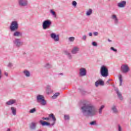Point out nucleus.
Wrapping results in <instances>:
<instances>
[{"label":"nucleus","instance_id":"f257e3e1","mask_svg":"<svg viewBox=\"0 0 131 131\" xmlns=\"http://www.w3.org/2000/svg\"><path fill=\"white\" fill-rule=\"evenodd\" d=\"M80 111L84 117H94L98 115V110L92 104H83L80 107Z\"/></svg>","mask_w":131,"mask_h":131},{"label":"nucleus","instance_id":"f03ea898","mask_svg":"<svg viewBox=\"0 0 131 131\" xmlns=\"http://www.w3.org/2000/svg\"><path fill=\"white\" fill-rule=\"evenodd\" d=\"M9 29L11 32H13V36L15 37H20L22 36V33L20 31H17L19 29V24L17 21H12L10 25Z\"/></svg>","mask_w":131,"mask_h":131},{"label":"nucleus","instance_id":"7ed1b4c3","mask_svg":"<svg viewBox=\"0 0 131 131\" xmlns=\"http://www.w3.org/2000/svg\"><path fill=\"white\" fill-rule=\"evenodd\" d=\"M37 102L40 103L42 106H46L47 105V101L45 100V97L41 95H38L36 97Z\"/></svg>","mask_w":131,"mask_h":131},{"label":"nucleus","instance_id":"20e7f679","mask_svg":"<svg viewBox=\"0 0 131 131\" xmlns=\"http://www.w3.org/2000/svg\"><path fill=\"white\" fill-rule=\"evenodd\" d=\"M51 26H52V20L50 19L44 20L42 24V27L44 30L49 29Z\"/></svg>","mask_w":131,"mask_h":131},{"label":"nucleus","instance_id":"39448f33","mask_svg":"<svg viewBox=\"0 0 131 131\" xmlns=\"http://www.w3.org/2000/svg\"><path fill=\"white\" fill-rule=\"evenodd\" d=\"M100 74L103 77H107L108 75V69L106 66H102L100 68Z\"/></svg>","mask_w":131,"mask_h":131},{"label":"nucleus","instance_id":"423d86ee","mask_svg":"<svg viewBox=\"0 0 131 131\" xmlns=\"http://www.w3.org/2000/svg\"><path fill=\"white\" fill-rule=\"evenodd\" d=\"M121 71L122 73H127L129 71V68L127 64H122L121 67Z\"/></svg>","mask_w":131,"mask_h":131},{"label":"nucleus","instance_id":"0eeeda50","mask_svg":"<svg viewBox=\"0 0 131 131\" xmlns=\"http://www.w3.org/2000/svg\"><path fill=\"white\" fill-rule=\"evenodd\" d=\"M18 5L19 7H27L28 1L27 0H18Z\"/></svg>","mask_w":131,"mask_h":131},{"label":"nucleus","instance_id":"6e6552de","mask_svg":"<svg viewBox=\"0 0 131 131\" xmlns=\"http://www.w3.org/2000/svg\"><path fill=\"white\" fill-rule=\"evenodd\" d=\"M50 37H51V38L53 39L54 41H56V42L59 41L60 40L59 35H56V33H52L50 34Z\"/></svg>","mask_w":131,"mask_h":131},{"label":"nucleus","instance_id":"1a4fd4ad","mask_svg":"<svg viewBox=\"0 0 131 131\" xmlns=\"http://www.w3.org/2000/svg\"><path fill=\"white\" fill-rule=\"evenodd\" d=\"M13 43L18 48H19V47H21V46H22V42H21V40L19 38H16L13 41Z\"/></svg>","mask_w":131,"mask_h":131},{"label":"nucleus","instance_id":"9d476101","mask_svg":"<svg viewBox=\"0 0 131 131\" xmlns=\"http://www.w3.org/2000/svg\"><path fill=\"white\" fill-rule=\"evenodd\" d=\"M79 74L80 76H85L86 75V70L83 68H81L79 70Z\"/></svg>","mask_w":131,"mask_h":131},{"label":"nucleus","instance_id":"9b49d317","mask_svg":"<svg viewBox=\"0 0 131 131\" xmlns=\"http://www.w3.org/2000/svg\"><path fill=\"white\" fill-rule=\"evenodd\" d=\"M104 84H104V81H103L101 79H99V80L96 81L95 83V85L96 88H98L99 86V85L103 86Z\"/></svg>","mask_w":131,"mask_h":131},{"label":"nucleus","instance_id":"f8f14e48","mask_svg":"<svg viewBox=\"0 0 131 131\" xmlns=\"http://www.w3.org/2000/svg\"><path fill=\"white\" fill-rule=\"evenodd\" d=\"M111 110L113 111V113H114V114H118L119 112L118 110H117V106H116L115 105H113L112 106Z\"/></svg>","mask_w":131,"mask_h":131},{"label":"nucleus","instance_id":"ddd939ff","mask_svg":"<svg viewBox=\"0 0 131 131\" xmlns=\"http://www.w3.org/2000/svg\"><path fill=\"white\" fill-rule=\"evenodd\" d=\"M78 52H79V48L76 47H74L71 51V53L73 55H76Z\"/></svg>","mask_w":131,"mask_h":131},{"label":"nucleus","instance_id":"4468645a","mask_svg":"<svg viewBox=\"0 0 131 131\" xmlns=\"http://www.w3.org/2000/svg\"><path fill=\"white\" fill-rule=\"evenodd\" d=\"M117 6L119 8H124L125 6H126V1H121L118 3Z\"/></svg>","mask_w":131,"mask_h":131},{"label":"nucleus","instance_id":"2eb2a0df","mask_svg":"<svg viewBox=\"0 0 131 131\" xmlns=\"http://www.w3.org/2000/svg\"><path fill=\"white\" fill-rule=\"evenodd\" d=\"M116 94L118 96V98L121 100L122 101L123 100V97H122V95L121 94V93L119 92L118 89L116 90Z\"/></svg>","mask_w":131,"mask_h":131},{"label":"nucleus","instance_id":"dca6fc26","mask_svg":"<svg viewBox=\"0 0 131 131\" xmlns=\"http://www.w3.org/2000/svg\"><path fill=\"white\" fill-rule=\"evenodd\" d=\"M36 125H37V123L32 122L30 125V128L32 130H35L36 129Z\"/></svg>","mask_w":131,"mask_h":131},{"label":"nucleus","instance_id":"f3484780","mask_svg":"<svg viewBox=\"0 0 131 131\" xmlns=\"http://www.w3.org/2000/svg\"><path fill=\"white\" fill-rule=\"evenodd\" d=\"M111 18L113 20H114L115 24L116 25L118 24V18H117L116 15L113 14V15H112Z\"/></svg>","mask_w":131,"mask_h":131},{"label":"nucleus","instance_id":"a211bd4d","mask_svg":"<svg viewBox=\"0 0 131 131\" xmlns=\"http://www.w3.org/2000/svg\"><path fill=\"white\" fill-rule=\"evenodd\" d=\"M111 18L113 20H114L115 24L116 25L118 24V18H117L116 15L113 14V15H112Z\"/></svg>","mask_w":131,"mask_h":131},{"label":"nucleus","instance_id":"6ab92c4d","mask_svg":"<svg viewBox=\"0 0 131 131\" xmlns=\"http://www.w3.org/2000/svg\"><path fill=\"white\" fill-rule=\"evenodd\" d=\"M40 123L41 124V125H42V126H49L50 125H51V123L48 122H46V121H43L42 120H40L39 121Z\"/></svg>","mask_w":131,"mask_h":131},{"label":"nucleus","instance_id":"aec40b11","mask_svg":"<svg viewBox=\"0 0 131 131\" xmlns=\"http://www.w3.org/2000/svg\"><path fill=\"white\" fill-rule=\"evenodd\" d=\"M16 103V100L14 99L10 100L6 102V105H8L9 106L11 105H13V104H15Z\"/></svg>","mask_w":131,"mask_h":131},{"label":"nucleus","instance_id":"412c9836","mask_svg":"<svg viewBox=\"0 0 131 131\" xmlns=\"http://www.w3.org/2000/svg\"><path fill=\"white\" fill-rule=\"evenodd\" d=\"M23 73L26 77H30V72H29L28 70H25Z\"/></svg>","mask_w":131,"mask_h":131},{"label":"nucleus","instance_id":"4be33fe9","mask_svg":"<svg viewBox=\"0 0 131 131\" xmlns=\"http://www.w3.org/2000/svg\"><path fill=\"white\" fill-rule=\"evenodd\" d=\"M46 92L48 94V95H50V94H52L53 93V91L52 90L51 88V86L48 85L46 89Z\"/></svg>","mask_w":131,"mask_h":131},{"label":"nucleus","instance_id":"5701e85b","mask_svg":"<svg viewBox=\"0 0 131 131\" xmlns=\"http://www.w3.org/2000/svg\"><path fill=\"white\" fill-rule=\"evenodd\" d=\"M11 110L12 111V113L13 115L15 116L16 115V113L17 112L16 108L14 107H11Z\"/></svg>","mask_w":131,"mask_h":131},{"label":"nucleus","instance_id":"b1692460","mask_svg":"<svg viewBox=\"0 0 131 131\" xmlns=\"http://www.w3.org/2000/svg\"><path fill=\"white\" fill-rule=\"evenodd\" d=\"M105 108L104 105H101L98 110V113L100 115H101L103 110Z\"/></svg>","mask_w":131,"mask_h":131},{"label":"nucleus","instance_id":"393cba45","mask_svg":"<svg viewBox=\"0 0 131 131\" xmlns=\"http://www.w3.org/2000/svg\"><path fill=\"white\" fill-rule=\"evenodd\" d=\"M93 14V10L92 9H89L86 12V15L87 16H91Z\"/></svg>","mask_w":131,"mask_h":131},{"label":"nucleus","instance_id":"a878e982","mask_svg":"<svg viewBox=\"0 0 131 131\" xmlns=\"http://www.w3.org/2000/svg\"><path fill=\"white\" fill-rule=\"evenodd\" d=\"M50 13L54 16V18H57V14H56V12L54 11L53 9L50 10Z\"/></svg>","mask_w":131,"mask_h":131},{"label":"nucleus","instance_id":"bb28decb","mask_svg":"<svg viewBox=\"0 0 131 131\" xmlns=\"http://www.w3.org/2000/svg\"><path fill=\"white\" fill-rule=\"evenodd\" d=\"M44 67L47 69H50L52 68V64H51V63H47L44 66Z\"/></svg>","mask_w":131,"mask_h":131},{"label":"nucleus","instance_id":"cd10ccee","mask_svg":"<svg viewBox=\"0 0 131 131\" xmlns=\"http://www.w3.org/2000/svg\"><path fill=\"white\" fill-rule=\"evenodd\" d=\"M119 81H120L119 86H121V85H122V75H119Z\"/></svg>","mask_w":131,"mask_h":131},{"label":"nucleus","instance_id":"c85d7f7f","mask_svg":"<svg viewBox=\"0 0 131 131\" xmlns=\"http://www.w3.org/2000/svg\"><path fill=\"white\" fill-rule=\"evenodd\" d=\"M90 125H98V123H97V121L94 120L89 123Z\"/></svg>","mask_w":131,"mask_h":131},{"label":"nucleus","instance_id":"c756f323","mask_svg":"<svg viewBox=\"0 0 131 131\" xmlns=\"http://www.w3.org/2000/svg\"><path fill=\"white\" fill-rule=\"evenodd\" d=\"M49 117H51L53 121H56V117H55V115H54L53 114H50Z\"/></svg>","mask_w":131,"mask_h":131},{"label":"nucleus","instance_id":"7c9ffc66","mask_svg":"<svg viewBox=\"0 0 131 131\" xmlns=\"http://www.w3.org/2000/svg\"><path fill=\"white\" fill-rule=\"evenodd\" d=\"M60 95L59 93H56L55 94L52 96V99H56V98Z\"/></svg>","mask_w":131,"mask_h":131},{"label":"nucleus","instance_id":"2f4dec72","mask_svg":"<svg viewBox=\"0 0 131 131\" xmlns=\"http://www.w3.org/2000/svg\"><path fill=\"white\" fill-rule=\"evenodd\" d=\"M75 40V38L74 37H70L69 38V41H71V42H73L74 40Z\"/></svg>","mask_w":131,"mask_h":131},{"label":"nucleus","instance_id":"473e14b6","mask_svg":"<svg viewBox=\"0 0 131 131\" xmlns=\"http://www.w3.org/2000/svg\"><path fill=\"white\" fill-rule=\"evenodd\" d=\"M64 118L65 120H69L70 119V117L68 115H65L64 116Z\"/></svg>","mask_w":131,"mask_h":131},{"label":"nucleus","instance_id":"72a5a7b5","mask_svg":"<svg viewBox=\"0 0 131 131\" xmlns=\"http://www.w3.org/2000/svg\"><path fill=\"white\" fill-rule=\"evenodd\" d=\"M35 112H36V108H33L29 111V113H35Z\"/></svg>","mask_w":131,"mask_h":131},{"label":"nucleus","instance_id":"f704fd0d","mask_svg":"<svg viewBox=\"0 0 131 131\" xmlns=\"http://www.w3.org/2000/svg\"><path fill=\"white\" fill-rule=\"evenodd\" d=\"M118 131H122V127L120 124L118 125Z\"/></svg>","mask_w":131,"mask_h":131},{"label":"nucleus","instance_id":"c9c22d12","mask_svg":"<svg viewBox=\"0 0 131 131\" xmlns=\"http://www.w3.org/2000/svg\"><path fill=\"white\" fill-rule=\"evenodd\" d=\"M72 5L74 7H76V6H77V3L76 2V1H73L72 2Z\"/></svg>","mask_w":131,"mask_h":131},{"label":"nucleus","instance_id":"e433bc0d","mask_svg":"<svg viewBox=\"0 0 131 131\" xmlns=\"http://www.w3.org/2000/svg\"><path fill=\"white\" fill-rule=\"evenodd\" d=\"M82 40L86 41V35H83V36L82 37Z\"/></svg>","mask_w":131,"mask_h":131},{"label":"nucleus","instance_id":"4c0bfd02","mask_svg":"<svg viewBox=\"0 0 131 131\" xmlns=\"http://www.w3.org/2000/svg\"><path fill=\"white\" fill-rule=\"evenodd\" d=\"M68 58H69V59L70 60H71L72 59V55H71V53H70L68 55Z\"/></svg>","mask_w":131,"mask_h":131},{"label":"nucleus","instance_id":"58836bf2","mask_svg":"<svg viewBox=\"0 0 131 131\" xmlns=\"http://www.w3.org/2000/svg\"><path fill=\"white\" fill-rule=\"evenodd\" d=\"M92 46H93L94 47H97V46H98V44H97L96 42L93 41L92 42Z\"/></svg>","mask_w":131,"mask_h":131},{"label":"nucleus","instance_id":"ea45409f","mask_svg":"<svg viewBox=\"0 0 131 131\" xmlns=\"http://www.w3.org/2000/svg\"><path fill=\"white\" fill-rule=\"evenodd\" d=\"M111 50H112V51H113L114 52H117V49H115L114 47H111Z\"/></svg>","mask_w":131,"mask_h":131},{"label":"nucleus","instance_id":"a19ab883","mask_svg":"<svg viewBox=\"0 0 131 131\" xmlns=\"http://www.w3.org/2000/svg\"><path fill=\"white\" fill-rule=\"evenodd\" d=\"M94 36H98L99 35V33L98 32H95L93 33Z\"/></svg>","mask_w":131,"mask_h":131},{"label":"nucleus","instance_id":"79ce46f5","mask_svg":"<svg viewBox=\"0 0 131 131\" xmlns=\"http://www.w3.org/2000/svg\"><path fill=\"white\" fill-rule=\"evenodd\" d=\"M8 67H13V63L12 62H9L8 63Z\"/></svg>","mask_w":131,"mask_h":131},{"label":"nucleus","instance_id":"37998d69","mask_svg":"<svg viewBox=\"0 0 131 131\" xmlns=\"http://www.w3.org/2000/svg\"><path fill=\"white\" fill-rule=\"evenodd\" d=\"M70 54V53H69V52H68L67 51H64V54L66 55L67 56H68Z\"/></svg>","mask_w":131,"mask_h":131},{"label":"nucleus","instance_id":"c03bdc74","mask_svg":"<svg viewBox=\"0 0 131 131\" xmlns=\"http://www.w3.org/2000/svg\"><path fill=\"white\" fill-rule=\"evenodd\" d=\"M42 119H43V120H50V118L43 117V118H42Z\"/></svg>","mask_w":131,"mask_h":131},{"label":"nucleus","instance_id":"a18cd8bd","mask_svg":"<svg viewBox=\"0 0 131 131\" xmlns=\"http://www.w3.org/2000/svg\"><path fill=\"white\" fill-rule=\"evenodd\" d=\"M2 79V70H0V80Z\"/></svg>","mask_w":131,"mask_h":131},{"label":"nucleus","instance_id":"49530a36","mask_svg":"<svg viewBox=\"0 0 131 131\" xmlns=\"http://www.w3.org/2000/svg\"><path fill=\"white\" fill-rule=\"evenodd\" d=\"M89 36H93V33L92 32H90L89 33Z\"/></svg>","mask_w":131,"mask_h":131},{"label":"nucleus","instance_id":"de8ad7c7","mask_svg":"<svg viewBox=\"0 0 131 131\" xmlns=\"http://www.w3.org/2000/svg\"><path fill=\"white\" fill-rule=\"evenodd\" d=\"M55 123H56V121H53V123L51 124V125H55Z\"/></svg>","mask_w":131,"mask_h":131},{"label":"nucleus","instance_id":"09e8293b","mask_svg":"<svg viewBox=\"0 0 131 131\" xmlns=\"http://www.w3.org/2000/svg\"><path fill=\"white\" fill-rule=\"evenodd\" d=\"M5 75H6V76H9L8 73H5Z\"/></svg>","mask_w":131,"mask_h":131},{"label":"nucleus","instance_id":"8fccbe9b","mask_svg":"<svg viewBox=\"0 0 131 131\" xmlns=\"http://www.w3.org/2000/svg\"><path fill=\"white\" fill-rule=\"evenodd\" d=\"M106 84H110V82L109 81H106Z\"/></svg>","mask_w":131,"mask_h":131},{"label":"nucleus","instance_id":"3c124183","mask_svg":"<svg viewBox=\"0 0 131 131\" xmlns=\"http://www.w3.org/2000/svg\"><path fill=\"white\" fill-rule=\"evenodd\" d=\"M108 41H109V42H111V41H112V40H110V39H108Z\"/></svg>","mask_w":131,"mask_h":131},{"label":"nucleus","instance_id":"603ef678","mask_svg":"<svg viewBox=\"0 0 131 131\" xmlns=\"http://www.w3.org/2000/svg\"><path fill=\"white\" fill-rule=\"evenodd\" d=\"M7 131H11V129L8 128Z\"/></svg>","mask_w":131,"mask_h":131},{"label":"nucleus","instance_id":"864d4df0","mask_svg":"<svg viewBox=\"0 0 131 131\" xmlns=\"http://www.w3.org/2000/svg\"><path fill=\"white\" fill-rule=\"evenodd\" d=\"M59 75H63V73H60V74H59Z\"/></svg>","mask_w":131,"mask_h":131},{"label":"nucleus","instance_id":"5fc2aeb1","mask_svg":"<svg viewBox=\"0 0 131 131\" xmlns=\"http://www.w3.org/2000/svg\"><path fill=\"white\" fill-rule=\"evenodd\" d=\"M37 131H42V130H37Z\"/></svg>","mask_w":131,"mask_h":131},{"label":"nucleus","instance_id":"6e6d98bb","mask_svg":"<svg viewBox=\"0 0 131 131\" xmlns=\"http://www.w3.org/2000/svg\"><path fill=\"white\" fill-rule=\"evenodd\" d=\"M110 80H111V79H108V81H110Z\"/></svg>","mask_w":131,"mask_h":131},{"label":"nucleus","instance_id":"4d7b16f0","mask_svg":"<svg viewBox=\"0 0 131 131\" xmlns=\"http://www.w3.org/2000/svg\"><path fill=\"white\" fill-rule=\"evenodd\" d=\"M23 88H24V85H23Z\"/></svg>","mask_w":131,"mask_h":131}]
</instances>
